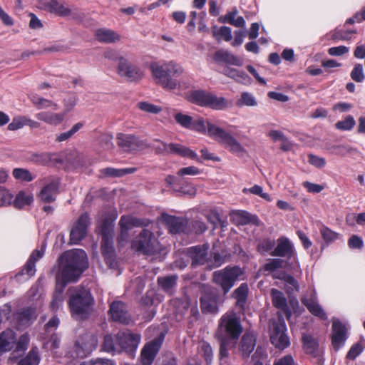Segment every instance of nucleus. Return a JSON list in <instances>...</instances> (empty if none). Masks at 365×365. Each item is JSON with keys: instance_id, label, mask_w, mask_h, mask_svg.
<instances>
[{"instance_id": "19", "label": "nucleus", "mask_w": 365, "mask_h": 365, "mask_svg": "<svg viewBox=\"0 0 365 365\" xmlns=\"http://www.w3.org/2000/svg\"><path fill=\"white\" fill-rule=\"evenodd\" d=\"M118 73L126 78L128 80L133 81L139 80L143 76V72L140 68L133 66L123 57L120 58V62L118 66Z\"/></svg>"}, {"instance_id": "9", "label": "nucleus", "mask_w": 365, "mask_h": 365, "mask_svg": "<svg viewBox=\"0 0 365 365\" xmlns=\"http://www.w3.org/2000/svg\"><path fill=\"white\" fill-rule=\"evenodd\" d=\"M269 336L271 343L277 349H284L289 346V339L286 334V324L282 316L269 321Z\"/></svg>"}, {"instance_id": "12", "label": "nucleus", "mask_w": 365, "mask_h": 365, "mask_svg": "<svg viewBox=\"0 0 365 365\" xmlns=\"http://www.w3.org/2000/svg\"><path fill=\"white\" fill-rule=\"evenodd\" d=\"M116 140L118 145L126 152L143 150L148 147L145 141L133 135L118 133Z\"/></svg>"}, {"instance_id": "18", "label": "nucleus", "mask_w": 365, "mask_h": 365, "mask_svg": "<svg viewBox=\"0 0 365 365\" xmlns=\"http://www.w3.org/2000/svg\"><path fill=\"white\" fill-rule=\"evenodd\" d=\"M59 186L60 180L58 178H50L39 192L40 200L45 203L54 202L58 193Z\"/></svg>"}, {"instance_id": "59", "label": "nucleus", "mask_w": 365, "mask_h": 365, "mask_svg": "<svg viewBox=\"0 0 365 365\" xmlns=\"http://www.w3.org/2000/svg\"><path fill=\"white\" fill-rule=\"evenodd\" d=\"M26 116H17L13 118L9 124L8 129L10 130H16L26 125Z\"/></svg>"}, {"instance_id": "31", "label": "nucleus", "mask_w": 365, "mask_h": 365, "mask_svg": "<svg viewBox=\"0 0 365 365\" xmlns=\"http://www.w3.org/2000/svg\"><path fill=\"white\" fill-rule=\"evenodd\" d=\"M302 341L304 349L307 354L314 357L321 356L319 344L313 336L308 334H303Z\"/></svg>"}, {"instance_id": "34", "label": "nucleus", "mask_w": 365, "mask_h": 365, "mask_svg": "<svg viewBox=\"0 0 365 365\" xmlns=\"http://www.w3.org/2000/svg\"><path fill=\"white\" fill-rule=\"evenodd\" d=\"M302 302L313 315L321 319H327V317L325 312L314 299L303 298L302 299Z\"/></svg>"}, {"instance_id": "23", "label": "nucleus", "mask_w": 365, "mask_h": 365, "mask_svg": "<svg viewBox=\"0 0 365 365\" xmlns=\"http://www.w3.org/2000/svg\"><path fill=\"white\" fill-rule=\"evenodd\" d=\"M161 346V341L155 339L147 344L143 349L140 359L143 365H151Z\"/></svg>"}, {"instance_id": "35", "label": "nucleus", "mask_w": 365, "mask_h": 365, "mask_svg": "<svg viewBox=\"0 0 365 365\" xmlns=\"http://www.w3.org/2000/svg\"><path fill=\"white\" fill-rule=\"evenodd\" d=\"M237 14L238 10L237 8H234L231 11L222 16L220 20L222 23H228L235 27L244 28L245 26V21L242 16L235 18Z\"/></svg>"}, {"instance_id": "37", "label": "nucleus", "mask_w": 365, "mask_h": 365, "mask_svg": "<svg viewBox=\"0 0 365 365\" xmlns=\"http://www.w3.org/2000/svg\"><path fill=\"white\" fill-rule=\"evenodd\" d=\"M177 279L178 277L175 275L158 277V283L162 289H163L165 292L172 294L175 287H176Z\"/></svg>"}, {"instance_id": "15", "label": "nucleus", "mask_w": 365, "mask_h": 365, "mask_svg": "<svg viewBox=\"0 0 365 365\" xmlns=\"http://www.w3.org/2000/svg\"><path fill=\"white\" fill-rule=\"evenodd\" d=\"M161 217L171 233L190 232L188 220L186 218L172 216L166 213H163Z\"/></svg>"}, {"instance_id": "22", "label": "nucleus", "mask_w": 365, "mask_h": 365, "mask_svg": "<svg viewBox=\"0 0 365 365\" xmlns=\"http://www.w3.org/2000/svg\"><path fill=\"white\" fill-rule=\"evenodd\" d=\"M346 339V328L339 321H334L332 324L331 343L335 351H338Z\"/></svg>"}, {"instance_id": "47", "label": "nucleus", "mask_w": 365, "mask_h": 365, "mask_svg": "<svg viewBox=\"0 0 365 365\" xmlns=\"http://www.w3.org/2000/svg\"><path fill=\"white\" fill-rule=\"evenodd\" d=\"M320 234H321L323 240L327 243H331L334 241H335L336 240H337L339 237V233H336V232L332 231L331 230H330L329 228H328L326 226H322L320 228Z\"/></svg>"}, {"instance_id": "57", "label": "nucleus", "mask_w": 365, "mask_h": 365, "mask_svg": "<svg viewBox=\"0 0 365 365\" xmlns=\"http://www.w3.org/2000/svg\"><path fill=\"white\" fill-rule=\"evenodd\" d=\"M285 286L287 287V292L289 294H292L294 292H299V286L298 282L291 275L287 277Z\"/></svg>"}, {"instance_id": "4", "label": "nucleus", "mask_w": 365, "mask_h": 365, "mask_svg": "<svg viewBox=\"0 0 365 365\" xmlns=\"http://www.w3.org/2000/svg\"><path fill=\"white\" fill-rule=\"evenodd\" d=\"M71 292L68 306L71 316L78 320H83L91 314L94 299L91 292L81 287H74L68 289Z\"/></svg>"}, {"instance_id": "6", "label": "nucleus", "mask_w": 365, "mask_h": 365, "mask_svg": "<svg viewBox=\"0 0 365 365\" xmlns=\"http://www.w3.org/2000/svg\"><path fill=\"white\" fill-rule=\"evenodd\" d=\"M242 273L241 268L237 266L227 267L214 272L212 280L221 289L223 295L225 296Z\"/></svg>"}, {"instance_id": "51", "label": "nucleus", "mask_w": 365, "mask_h": 365, "mask_svg": "<svg viewBox=\"0 0 365 365\" xmlns=\"http://www.w3.org/2000/svg\"><path fill=\"white\" fill-rule=\"evenodd\" d=\"M242 192L247 194L250 192L253 195H258L267 201H271V198L269 194L264 192L263 189L261 186L255 185L250 188H244Z\"/></svg>"}, {"instance_id": "21", "label": "nucleus", "mask_w": 365, "mask_h": 365, "mask_svg": "<svg viewBox=\"0 0 365 365\" xmlns=\"http://www.w3.org/2000/svg\"><path fill=\"white\" fill-rule=\"evenodd\" d=\"M208 246L204 245L202 246H194L187 248V255L192 259L191 265L197 267L205 264L208 259Z\"/></svg>"}, {"instance_id": "1", "label": "nucleus", "mask_w": 365, "mask_h": 365, "mask_svg": "<svg viewBox=\"0 0 365 365\" xmlns=\"http://www.w3.org/2000/svg\"><path fill=\"white\" fill-rule=\"evenodd\" d=\"M87 255L83 250L65 252L59 259V272L56 275V290L51 302L52 310H56L63 301V290L68 283L76 282L88 268Z\"/></svg>"}, {"instance_id": "11", "label": "nucleus", "mask_w": 365, "mask_h": 365, "mask_svg": "<svg viewBox=\"0 0 365 365\" xmlns=\"http://www.w3.org/2000/svg\"><path fill=\"white\" fill-rule=\"evenodd\" d=\"M115 339L119 344L120 352L125 351L129 355H133L140 343V336L125 330L118 331Z\"/></svg>"}, {"instance_id": "27", "label": "nucleus", "mask_w": 365, "mask_h": 365, "mask_svg": "<svg viewBox=\"0 0 365 365\" xmlns=\"http://www.w3.org/2000/svg\"><path fill=\"white\" fill-rule=\"evenodd\" d=\"M101 250L106 264L109 267L113 266L115 262L113 238H102Z\"/></svg>"}, {"instance_id": "16", "label": "nucleus", "mask_w": 365, "mask_h": 365, "mask_svg": "<svg viewBox=\"0 0 365 365\" xmlns=\"http://www.w3.org/2000/svg\"><path fill=\"white\" fill-rule=\"evenodd\" d=\"M257 343V335L252 331L247 330L242 336L238 343V351L241 357L247 359L254 351Z\"/></svg>"}, {"instance_id": "52", "label": "nucleus", "mask_w": 365, "mask_h": 365, "mask_svg": "<svg viewBox=\"0 0 365 365\" xmlns=\"http://www.w3.org/2000/svg\"><path fill=\"white\" fill-rule=\"evenodd\" d=\"M284 260L279 258L270 259L264 264L263 269L272 272L277 269L283 267Z\"/></svg>"}, {"instance_id": "53", "label": "nucleus", "mask_w": 365, "mask_h": 365, "mask_svg": "<svg viewBox=\"0 0 365 365\" xmlns=\"http://www.w3.org/2000/svg\"><path fill=\"white\" fill-rule=\"evenodd\" d=\"M356 122L351 115H348L344 120L338 121L335 126L341 130H350L354 126Z\"/></svg>"}, {"instance_id": "26", "label": "nucleus", "mask_w": 365, "mask_h": 365, "mask_svg": "<svg viewBox=\"0 0 365 365\" xmlns=\"http://www.w3.org/2000/svg\"><path fill=\"white\" fill-rule=\"evenodd\" d=\"M272 304L274 307L284 312L285 316L289 319L291 315V311L287 305V299L284 294L277 289H272L270 292Z\"/></svg>"}, {"instance_id": "40", "label": "nucleus", "mask_w": 365, "mask_h": 365, "mask_svg": "<svg viewBox=\"0 0 365 365\" xmlns=\"http://www.w3.org/2000/svg\"><path fill=\"white\" fill-rule=\"evenodd\" d=\"M31 101L37 108V109H46L48 108H53L57 109L58 105L53 101L41 98L37 95H33L31 97Z\"/></svg>"}, {"instance_id": "36", "label": "nucleus", "mask_w": 365, "mask_h": 365, "mask_svg": "<svg viewBox=\"0 0 365 365\" xmlns=\"http://www.w3.org/2000/svg\"><path fill=\"white\" fill-rule=\"evenodd\" d=\"M248 292L247 284L242 283L232 293V297L237 300V306L240 307H244L247 299Z\"/></svg>"}, {"instance_id": "20", "label": "nucleus", "mask_w": 365, "mask_h": 365, "mask_svg": "<svg viewBox=\"0 0 365 365\" xmlns=\"http://www.w3.org/2000/svg\"><path fill=\"white\" fill-rule=\"evenodd\" d=\"M44 9L61 16H72L73 18L77 16L80 19L84 17L83 13H78L76 9L72 10L57 0H51L46 2Z\"/></svg>"}, {"instance_id": "64", "label": "nucleus", "mask_w": 365, "mask_h": 365, "mask_svg": "<svg viewBox=\"0 0 365 365\" xmlns=\"http://www.w3.org/2000/svg\"><path fill=\"white\" fill-rule=\"evenodd\" d=\"M274 365H297V363L292 355L287 354L275 360Z\"/></svg>"}, {"instance_id": "43", "label": "nucleus", "mask_w": 365, "mask_h": 365, "mask_svg": "<svg viewBox=\"0 0 365 365\" xmlns=\"http://www.w3.org/2000/svg\"><path fill=\"white\" fill-rule=\"evenodd\" d=\"M40 361L38 351L36 349H31L28 354L21 359L16 365H38Z\"/></svg>"}, {"instance_id": "8", "label": "nucleus", "mask_w": 365, "mask_h": 365, "mask_svg": "<svg viewBox=\"0 0 365 365\" xmlns=\"http://www.w3.org/2000/svg\"><path fill=\"white\" fill-rule=\"evenodd\" d=\"M190 97L192 102L214 110H224L232 105V103L229 102L225 98L217 97L212 93L203 91H195L192 92Z\"/></svg>"}, {"instance_id": "44", "label": "nucleus", "mask_w": 365, "mask_h": 365, "mask_svg": "<svg viewBox=\"0 0 365 365\" xmlns=\"http://www.w3.org/2000/svg\"><path fill=\"white\" fill-rule=\"evenodd\" d=\"M34 200L31 195H26L24 191H20L14 200V205L17 208H21L30 205Z\"/></svg>"}, {"instance_id": "56", "label": "nucleus", "mask_w": 365, "mask_h": 365, "mask_svg": "<svg viewBox=\"0 0 365 365\" xmlns=\"http://www.w3.org/2000/svg\"><path fill=\"white\" fill-rule=\"evenodd\" d=\"M356 33L354 30H336L331 35L333 40L349 41L351 39V34Z\"/></svg>"}, {"instance_id": "5", "label": "nucleus", "mask_w": 365, "mask_h": 365, "mask_svg": "<svg viewBox=\"0 0 365 365\" xmlns=\"http://www.w3.org/2000/svg\"><path fill=\"white\" fill-rule=\"evenodd\" d=\"M132 247L138 252L150 257L153 259L161 260L167 254L166 248L162 245L153 232L143 229L133 240Z\"/></svg>"}, {"instance_id": "62", "label": "nucleus", "mask_w": 365, "mask_h": 365, "mask_svg": "<svg viewBox=\"0 0 365 365\" xmlns=\"http://www.w3.org/2000/svg\"><path fill=\"white\" fill-rule=\"evenodd\" d=\"M308 161L311 165L318 168H322L326 165V160L324 158H321L313 154H309L308 155Z\"/></svg>"}, {"instance_id": "50", "label": "nucleus", "mask_w": 365, "mask_h": 365, "mask_svg": "<svg viewBox=\"0 0 365 365\" xmlns=\"http://www.w3.org/2000/svg\"><path fill=\"white\" fill-rule=\"evenodd\" d=\"M101 234L102 238H113L114 226L111 222L104 220L101 225Z\"/></svg>"}, {"instance_id": "13", "label": "nucleus", "mask_w": 365, "mask_h": 365, "mask_svg": "<svg viewBox=\"0 0 365 365\" xmlns=\"http://www.w3.org/2000/svg\"><path fill=\"white\" fill-rule=\"evenodd\" d=\"M174 118L178 124L185 128L194 130L200 133H205L206 131V123L207 120H205L202 118L194 119L188 115L178 113L175 114Z\"/></svg>"}, {"instance_id": "3", "label": "nucleus", "mask_w": 365, "mask_h": 365, "mask_svg": "<svg viewBox=\"0 0 365 365\" xmlns=\"http://www.w3.org/2000/svg\"><path fill=\"white\" fill-rule=\"evenodd\" d=\"M150 68L155 83L164 89L168 91L182 90L188 86L175 78L183 73L184 69L182 66L174 61L163 64L153 63L150 65Z\"/></svg>"}, {"instance_id": "7", "label": "nucleus", "mask_w": 365, "mask_h": 365, "mask_svg": "<svg viewBox=\"0 0 365 365\" xmlns=\"http://www.w3.org/2000/svg\"><path fill=\"white\" fill-rule=\"evenodd\" d=\"M206 130H207L208 135L210 137L224 145L225 148H228L231 152L240 153L245 151L243 147L233 136L208 120L206 123Z\"/></svg>"}, {"instance_id": "55", "label": "nucleus", "mask_w": 365, "mask_h": 365, "mask_svg": "<svg viewBox=\"0 0 365 365\" xmlns=\"http://www.w3.org/2000/svg\"><path fill=\"white\" fill-rule=\"evenodd\" d=\"M350 76L355 82H362L365 78L362 65L360 63L356 64L350 73Z\"/></svg>"}, {"instance_id": "58", "label": "nucleus", "mask_w": 365, "mask_h": 365, "mask_svg": "<svg viewBox=\"0 0 365 365\" xmlns=\"http://www.w3.org/2000/svg\"><path fill=\"white\" fill-rule=\"evenodd\" d=\"M77 100L78 98L74 94L69 95L66 98L64 99V112L63 113H65V115L67 114V113L73 109L76 105Z\"/></svg>"}, {"instance_id": "24", "label": "nucleus", "mask_w": 365, "mask_h": 365, "mask_svg": "<svg viewBox=\"0 0 365 365\" xmlns=\"http://www.w3.org/2000/svg\"><path fill=\"white\" fill-rule=\"evenodd\" d=\"M272 256L291 258L294 255V249L290 241L284 237L277 240V247L270 252Z\"/></svg>"}, {"instance_id": "46", "label": "nucleus", "mask_w": 365, "mask_h": 365, "mask_svg": "<svg viewBox=\"0 0 365 365\" xmlns=\"http://www.w3.org/2000/svg\"><path fill=\"white\" fill-rule=\"evenodd\" d=\"M237 105L238 106H255L257 105V101L252 94L243 92L240 98L237 101Z\"/></svg>"}, {"instance_id": "32", "label": "nucleus", "mask_w": 365, "mask_h": 365, "mask_svg": "<svg viewBox=\"0 0 365 365\" xmlns=\"http://www.w3.org/2000/svg\"><path fill=\"white\" fill-rule=\"evenodd\" d=\"M168 153L176 154L182 157H187L192 160H195L197 161L199 160L197 155L195 152L180 144L169 143Z\"/></svg>"}, {"instance_id": "29", "label": "nucleus", "mask_w": 365, "mask_h": 365, "mask_svg": "<svg viewBox=\"0 0 365 365\" xmlns=\"http://www.w3.org/2000/svg\"><path fill=\"white\" fill-rule=\"evenodd\" d=\"M95 36L98 41L105 43H114L120 40V36L118 34L108 29L96 30Z\"/></svg>"}, {"instance_id": "17", "label": "nucleus", "mask_w": 365, "mask_h": 365, "mask_svg": "<svg viewBox=\"0 0 365 365\" xmlns=\"http://www.w3.org/2000/svg\"><path fill=\"white\" fill-rule=\"evenodd\" d=\"M111 319L123 324H129L131 322L126 305L121 301H115L110 305L108 311Z\"/></svg>"}, {"instance_id": "39", "label": "nucleus", "mask_w": 365, "mask_h": 365, "mask_svg": "<svg viewBox=\"0 0 365 365\" xmlns=\"http://www.w3.org/2000/svg\"><path fill=\"white\" fill-rule=\"evenodd\" d=\"M118 224L120 228L128 230L129 231L133 227L145 225L140 219L125 215L120 217Z\"/></svg>"}, {"instance_id": "60", "label": "nucleus", "mask_w": 365, "mask_h": 365, "mask_svg": "<svg viewBox=\"0 0 365 365\" xmlns=\"http://www.w3.org/2000/svg\"><path fill=\"white\" fill-rule=\"evenodd\" d=\"M275 245V241L271 239H266L258 244L257 249L259 252H267L272 250Z\"/></svg>"}, {"instance_id": "48", "label": "nucleus", "mask_w": 365, "mask_h": 365, "mask_svg": "<svg viewBox=\"0 0 365 365\" xmlns=\"http://www.w3.org/2000/svg\"><path fill=\"white\" fill-rule=\"evenodd\" d=\"M217 26L213 27V36L219 39V36H222L225 41H230L232 38V30L228 26H221L219 30L216 31Z\"/></svg>"}, {"instance_id": "14", "label": "nucleus", "mask_w": 365, "mask_h": 365, "mask_svg": "<svg viewBox=\"0 0 365 365\" xmlns=\"http://www.w3.org/2000/svg\"><path fill=\"white\" fill-rule=\"evenodd\" d=\"M90 225V218L87 213L82 214L74 223L70 233L71 244H78L87 234V228Z\"/></svg>"}, {"instance_id": "42", "label": "nucleus", "mask_w": 365, "mask_h": 365, "mask_svg": "<svg viewBox=\"0 0 365 365\" xmlns=\"http://www.w3.org/2000/svg\"><path fill=\"white\" fill-rule=\"evenodd\" d=\"M103 348L107 352L120 353L119 344L116 341L115 335L114 336L111 335L105 336Z\"/></svg>"}, {"instance_id": "28", "label": "nucleus", "mask_w": 365, "mask_h": 365, "mask_svg": "<svg viewBox=\"0 0 365 365\" xmlns=\"http://www.w3.org/2000/svg\"><path fill=\"white\" fill-rule=\"evenodd\" d=\"M16 342L15 332L7 329L0 334V355L6 351H11Z\"/></svg>"}, {"instance_id": "25", "label": "nucleus", "mask_w": 365, "mask_h": 365, "mask_svg": "<svg viewBox=\"0 0 365 365\" xmlns=\"http://www.w3.org/2000/svg\"><path fill=\"white\" fill-rule=\"evenodd\" d=\"M37 313L35 308L21 309L14 314V319L19 328L29 326L36 319Z\"/></svg>"}, {"instance_id": "38", "label": "nucleus", "mask_w": 365, "mask_h": 365, "mask_svg": "<svg viewBox=\"0 0 365 365\" xmlns=\"http://www.w3.org/2000/svg\"><path fill=\"white\" fill-rule=\"evenodd\" d=\"M137 170L135 168L117 169L106 168L101 170V173L106 177L120 178L128 174H132Z\"/></svg>"}, {"instance_id": "45", "label": "nucleus", "mask_w": 365, "mask_h": 365, "mask_svg": "<svg viewBox=\"0 0 365 365\" xmlns=\"http://www.w3.org/2000/svg\"><path fill=\"white\" fill-rule=\"evenodd\" d=\"M12 175L15 179L25 182H31L34 179L30 171L24 168H14Z\"/></svg>"}, {"instance_id": "61", "label": "nucleus", "mask_w": 365, "mask_h": 365, "mask_svg": "<svg viewBox=\"0 0 365 365\" xmlns=\"http://www.w3.org/2000/svg\"><path fill=\"white\" fill-rule=\"evenodd\" d=\"M188 227H190V232H194L196 234H201L207 229L205 224L200 220L192 221L190 225L188 224Z\"/></svg>"}, {"instance_id": "63", "label": "nucleus", "mask_w": 365, "mask_h": 365, "mask_svg": "<svg viewBox=\"0 0 365 365\" xmlns=\"http://www.w3.org/2000/svg\"><path fill=\"white\" fill-rule=\"evenodd\" d=\"M36 272V265L28 259L27 262L21 269L20 274H26L28 277H31L35 274Z\"/></svg>"}, {"instance_id": "2", "label": "nucleus", "mask_w": 365, "mask_h": 365, "mask_svg": "<svg viewBox=\"0 0 365 365\" xmlns=\"http://www.w3.org/2000/svg\"><path fill=\"white\" fill-rule=\"evenodd\" d=\"M242 331L240 318L235 312H227L221 317L214 334L219 344L220 359L229 356L230 350L235 348Z\"/></svg>"}, {"instance_id": "33", "label": "nucleus", "mask_w": 365, "mask_h": 365, "mask_svg": "<svg viewBox=\"0 0 365 365\" xmlns=\"http://www.w3.org/2000/svg\"><path fill=\"white\" fill-rule=\"evenodd\" d=\"M222 73L234 79L237 83L243 84H249L251 83V78L243 71H240L235 68L225 67L223 69Z\"/></svg>"}, {"instance_id": "54", "label": "nucleus", "mask_w": 365, "mask_h": 365, "mask_svg": "<svg viewBox=\"0 0 365 365\" xmlns=\"http://www.w3.org/2000/svg\"><path fill=\"white\" fill-rule=\"evenodd\" d=\"M113 139V137L110 134L104 133L101 135L99 138V142L102 148L105 150H112L114 148Z\"/></svg>"}, {"instance_id": "49", "label": "nucleus", "mask_w": 365, "mask_h": 365, "mask_svg": "<svg viewBox=\"0 0 365 365\" xmlns=\"http://www.w3.org/2000/svg\"><path fill=\"white\" fill-rule=\"evenodd\" d=\"M137 107L144 112L152 114H158L162 111V108L160 106L145 101L139 102L137 104Z\"/></svg>"}, {"instance_id": "10", "label": "nucleus", "mask_w": 365, "mask_h": 365, "mask_svg": "<svg viewBox=\"0 0 365 365\" xmlns=\"http://www.w3.org/2000/svg\"><path fill=\"white\" fill-rule=\"evenodd\" d=\"M202 296L200 297V308L202 313L215 314L218 311L220 295L216 288L206 284L200 286Z\"/></svg>"}, {"instance_id": "30", "label": "nucleus", "mask_w": 365, "mask_h": 365, "mask_svg": "<svg viewBox=\"0 0 365 365\" xmlns=\"http://www.w3.org/2000/svg\"><path fill=\"white\" fill-rule=\"evenodd\" d=\"M38 120L45 122L51 125L61 124L65 118V113H57L47 111H42L36 115Z\"/></svg>"}, {"instance_id": "41", "label": "nucleus", "mask_w": 365, "mask_h": 365, "mask_svg": "<svg viewBox=\"0 0 365 365\" xmlns=\"http://www.w3.org/2000/svg\"><path fill=\"white\" fill-rule=\"evenodd\" d=\"M83 127V123L81 122L74 124L72 128L66 131L56 135L55 141L57 143H61L66 141L72 138L78 131H79Z\"/></svg>"}]
</instances>
